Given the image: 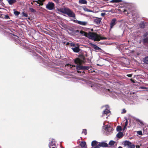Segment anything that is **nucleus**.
<instances>
[{
  "mask_svg": "<svg viewBox=\"0 0 148 148\" xmlns=\"http://www.w3.org/2000/svg\"><path fill=\"white\" fill-rule=\"evenodd\" d=\"M80 33L82 35L88 38L93 40L94 41H99L100 40H106L107 38L105 37H101L97 34L89 32L87 33L82 30L80 32Z\"/></svg>",
  "mask_w": 148,
  "mask_h": 148,
  "instance_id": "1",
  "label": "nucleus"
},
{
  "mask_svg": "<svg viewBox=\"0 0 148 148\" xmlns=\"http://www.w3.org/2000/svg\"><path fill=\"white\" fill-rule=\"evenodd\" d=\"M58 11L64 14H66L69 16L75 18V15L73 12L69 9L65 8H60L58 9Z\"/></svg>",
  "mask_w": 148,
  "mask_h": 148,
  "instance_id": "2",
  "label": "nucleus"
},
{
  "mask_svg": "<svg viewBox=\"0 0 148 148\" xmlns=\"http://www.w3.org/2000/svg\"><path fill=\"white\" fill-rule=\"evenodd\" d=\"M91 87H92L94 89L96 90H97V89H100L101 90H103V89H104L105 90L106 92V93L111 96H112V95H115L116 94V93L115 92H112V90H110L109 89L102 88V87H101L100 86H97V85L96 84H93L91 86Z\"/></svg>",
  "mask_w": 148,
  "mask_h": 148,
  "instance_id": "3",
  "label": "nucleus"
},
{
  "mask_svg": "<svg viewBox=\"0 0 148 148\" xmlns=\"http://www.w3.org/2000/svg\"><path fill=\"white\" fill-rule=\"evenodd\" d=\"M74 62L77 64L76 66L77 70L82 71L83 66H82L81 65L84 62V61L83 60L77 58L75 60Z\"/></svg>",
  "mask_w": 148,
  "mask_h": 148,
  "instance_id": "4",
  "label": "nucleus"
},
{
  "mask_svg": "<svg viewBox=\"0 0 148 148\" xmlns=\"http://www.w3.org/2000/svg\"><path fill=\"white\" fill-rule=\"evenodd\" d=\"M46 8L49 10H53L54 9L55 4L52 2H49L46 5Z\"/></svg>",
  "mask_w": 148,
  "mask_h": 148,
  "instance_id": "5",
  "label": "nucleus"
},
{
  "mask_svg": "<svg viewBox=\"0 0 148 148\" xmlns=\"http://www.w3.org/2000/svg\"><path fill=\"white\" fill-rule=\"evenodd\" d=\"M111 112L107 108H106L103 112L102 115L101 116L102 117H106L107 119L108 117L109 116Z\"/></svg>",
  "mask_w": 148,
  "mask_h": 148,
  "instance_id": "6",
  "label": "nucleus"
},
{
  "mask_svg": "<svg viewBox=\"0 0 148 148\" xmlns=\"http://www.w3.org/2000/svg\"><path fill=\"white\" fill-rule=\"evenodd\" d=\"M124 145L125 146H127L129 148H134L135 147V145H134L129 141H125L124 142Z\"/></svg>",
  "mask_w": 148,
  "mask_h": 148,
  "instance_id": "7",
  "label": "nucleus"
},
{
  "mask_svg": "<svg viewBox=\"0 0 148 148\" xmlns=\"http://www.w3.org/2000/svg\"><path fill=\"white\" fill-rule=\"evenodd\" d=\"M73 21L76 23L83 26H85L88 23L86 21H81L75 20H73Z\"/></svg>",
  "mask_w": 148,
  "mask_h": 148,
  "instance_id": "8",
  "label": "nucleus"
},
{
  "mask_svg": "<svg viewBox=\"0 0 148 148\" xmlns=\"http://www.w3.org/2000/svg\"><path fill=\"white\" fill-rule=\"evenodd\" d=\"M105 130L108 132L107 134H109L110 132L112 130V129L109 125H106L105 126Z\"/></svg>",
  "mask_w": 148,
  "mask_h": 148,
  "instance_id": "9",
  "label": "nucleus"
},
{
  "mask_svg": "<svg viewBox=\"0 0 148 148\" xmlns=\"http://www.w3.org/2000/svg\"><path fill=\"white\" fill-rule=\"evenodd\" d=\"M116 18H113L112 20L110 23V29L112 28L115 25L116 23Z\"/></svg>",
  "mask_w": 148,
  "mask_h": 148,
  "instance_id": "10",
  "label": "nucleus"
},
{
  "mask_svg": "<svg viewBox=\"0 0 148 148\" xmlns=\"http://www.w3.org/2000/svg\"><path fill=\"white\" fill-rule=\"evenodd\" d=\"M140 41L143 42L144 45H146L147 44H148V37L142 38V39Z\"/></svg>",
  "mask_w": 148,
  "mask_h": 148,
  "instance_id": "11",
  "label": "nucleus"
},
{
  "mask_svg": "<svg viewBox=\"0 0 148 148\" xmlns=\"http://www.w3.org/2000/svg\"><path fill=\"white\" fill-rule=\"evenodd\" d=\"M56 142L55 141V140L54 139H52V140L51 142H50L49 144V148L51 146L56 147Z\"/></svg>",
  "mask_w": 148,
  "mask_h": 148,
  "instance_id": "12",
  "label": "nucleus"
},
{
  "mask_svg": "<svg viewBox=\"0 0 148 148\" xmlns=\"http://www.w3.org/2000/svg\"><path fill=\"white\" fill-rule=\"evenodd\" d=\"M90 68V67L88 66H83V70L82 71H86L88 70L89 72L92 73V71L91 70L89 69Z\"/></svg>",
  "mask_w": 148,
  "mask_h": 148,
  "instance_id": "13",
  "label": "nucleus"
},
{
  "mask_svg": "<svg viewBox=\"0 0 148 148\" xmlns=\"http://www.w3.org/2000/svg\"><path fill=\"white\" fill-rule=\"evenodd\" d=\"M99 146L100 147H106L108 146V144L107 143L104 142L99 143Z\"/></svg>",
  "mask_w": 148,
  "mask_h": 148,
  "instance_id": "14",
  "label": "nucleus"
},
{
  "mask_svg": "<svg viewBox=\"0 0 148 148\" xmlns=\"http://www.w3.org/2000/svg\"><path fill=\"white\" fill-rule=\"evenodd\" d=\"M101 18H97L95 19L94 20V22L97 24H99L101 21Z\"/></svg>",
  "mask_w": 148,
  "mask_h": 148,
  "instance_id": "15",
  "label": "nucleus"
},
{
  "mask_svg": "<svg viewBox=\"0 0 148 148\" xmlns=\"http://www.w3.org/2000/svg\"><path fill=\"white\" fill-rule=\"evenodd\" d=\"M71 49L73 50L74 52L76 53L79 52L80 50L79 48L77 47H75L74 48L72 47Z\"/></svg>",
  "mask_w": 148,
  "mask_h": 148,
  "instance_id": "16",
  "label": "nucleus"
},
{
  "mask_svg": "<svg viewBox=\"0 0 148 148\" xmlns=\"http://www.w3.org/2000/svg\"><path fill=\"white\" fill-rule=\"evenodd\" d=\"M99 145V143L96 140L93 141L91 143V145L92 147L96 146Z\"/></svg>",
  "mask_w": 148,
  "mask_h": 148,
  "instance_id": "17",
  "label": "nucleus"
},
{
  "mask_svg": "<svg viewBox=\"0 0 148 148\" xmlns=\"http://www.w3.org/2000/svg\"><path fill=\"white\" fill-rule=\"evenodd\" d=\"M116 136L118 138H121L123 136V134L122 132H119L116 134Z\"/></svg>",
  "mask_w": 148,
  "mask_h": 148,
  "instance_id": "18",
  "label": "nucleus"
},
{
  "mask_svg": "<svg viewBox=\"0 0 148 148\" xmlns=\"http://www.w3.org/2000/svg\"><path fill=\"white\" fill-rule=\"evenodd\" d=\"M16 0H8V1L10 5H12L15 3L16 1Z\"/></svg>",
  "mask_w": 148,
  "mask_h": 148,
  "instance_id": "19",
  "label": "nucleus"
},
{
  "mask_svg": "<svg viewBox=\"0 0 148 148\" xmlns=\"http://www.w3.org/2000/svg\"><path fill=\"white\" fill-rule=\"evenodd\" d=\"M79 3L80 4H86L87 3V1L86 0H79Z\"/></svg>",
  "mask_w": 148,
  "mask_h": 148,
  "instance_id": "20",
  "label": "nucleus"
},
{
  "mask_svg": "<svg viewBox=\"0 0 148 148\" xmlns=\"http://www.w3.org/2000/svg\"><path fill=\"white\" fill-rule=\"evenodd\" d=\"M139 26L140 28H144L145 26V24L143 22L140 23H139Z\"/></svg>",
  "mask_w": 148,
  "mask_h": 148,
  "instance_id": "21",
  "label": "nucleus"
},
{
  "mask_svg": "<svg viewBox=\"0 0 148 148\" xmlns=\"http://www.w3.org/2000/svg\"><path fill=\"white\" fill-rule=\"evenodd\" d=\"M143 61L145 63L148 64V56L145 57V58L143 59Z\"/></svg>",
  "mask_w": 148,
  "mask_h": 148,
  "instance_id": "22",
  "label": "nucleus"
},
{
  "mask_svg": "<svg viewBox=\"0 0 148 148\" xmlns=\"http://www.w3.org/2000/svg\"><path fill=\"white\" fill-rule=\"evenodd\" d=\"M13 10L14 11V14L15 15L18 16L20 14V12H19L16 11L15 9H14Z\"/></svg>",
  "mask_w": 148,
  "mask_h": 148,
  "instance_id": "23",
  "label": "nucleus"
},
{
  "mask_svg": "<svg viewBox=\"0 0 148 148\" xmlns=\"http://www.w3.org/2000/svg\"><path fill=\"white\" fill-rule=\"evenodd\" d=\"M116 143V142L113 141L111 140L109 143V144L110 146H113L114 145V144Z\"/></svg>",
  "mask_w": 148,
  "mask_h": 148,
  "instance_id": "24",
  "label": "nucleus"
},
{
  "mask_svg": "<svg viewBox=\"0 0 148 148\" xmlns=\"http://www.w3.org/2000/svg\"><path fill=\"white\" fill-rule=\"evenodd\" d=\"M81 146L82 147H85L86 145V143L85 142H82L80 144Z\"/></svg>",
  "mask_w": 148,
  "mask_h": 148,
  "instance_id": "25",
  "label": "nucleus"
},
{
  "mask_svg": "<svg viewBox=\"0 0 148 148\" xmlns=\"http://www.w3.org/2000/svg\"><path fill=\"white\" fill-rule=\"evenodd\" d=\"M29 10L31 12L35 13L36 12V11L32 8H29Z\"/></svg>",
  "mask_w": 148,
  "mask_h": 148,
  "instance_id": "26",
  "label": "nucleus"
},
{
  "mask_svg": "<svg viewBox=\"0 0 148 148\" xmlns=\"http://www.w3.org/2000/svg\"><path fill=\"white\" fill-rule=\"evenodd\" d=\"M93 45L94 46V49H95L96 50H99L101 49L99 47H98L96 45H94V44H93Z\"/></svg>",
  "mask_w": 148,
  "mask_h": 148,
  "instance_id": "27",
  "label": "nucleus"
},
{
  "mask_svg": "<svg viewBox=\"0 0 148 148\" xmlns=\"http://www.w3.org/2000/svg\"><path fill=\"white\" fill-rule=\"evenodd\" d=\"M116 130L117 132H120L121 130V128L120 126H118L116 127Z\"/></svg>",
  "mask_w": 148,
  "mask_h": 148,
  "instance_id": "28",
  "label": "nucleus"
},
{
  "mask_svg": "<svg viewBox=\"0 0 148 148\" xmlns=\"http://www.w3.org/2000/svg\"><path fill=\"white\" fill-rule=\"evenodd\" d=\"M122 1L121 0H112L111 1V2L119 3Z\"/></svg>",
  "mask_w": 148,
  "mask_h": 148,
  "instance_id": "29",
  "label": "nucleus"
},
{
  "mask_svg": "<svg viewBox=\"0 0 148 148\" xmlns=\"http://www.w3.org/2000/svg\"><path fill=\"white\" fill-rule=\"evenodd\" d=\"M148 36V32H146L142 36V38H144L147 37V36Z\"/></svg>",
  "mask_w": 148,
  "mask_h": 148,
  "instance_id": "30",
  "label": "nucleus"
},
{
  "mask_svg": "<svg viewBox=\"0 0 148 148\" xmlns=\"http://www.w3.org/2000/svg\"><path fill=\"white\" fill-rule=\"evenodd\" d=\"M22 16H24L25 17H28V15L27 13H25L24 12H22Z\"/></svg>",
  "mask_w": 148,
  "mask_h": 148,
  "instance_id": "31",
  "label": "nucleus"
},
{
  "mask_svg": "<svg viewBox=\"0 0 148 148\" xmlns=\"http://www.w3.org/2000/svg\"><path fill=\"white\" fill-rule=\"evenodd\" d=\"M87 130L86 129H84L83 130V131L82 132V134H84L85 135H86L87 134Z\"/></svg>",
  "mask_w": 148,
  "mask_h": 148,
  "instance_id": "32",
  "label": "nucleus"
},
{
  "mask_svg": "<svg viewBox=\"0 0 148 148\" xmlns=\"http://www.w3.org/2000/svg\"><path fill=\"white\" fill-rule=\"evenodd\" d=\"M34 2H35L36 3H35V4L36 5H37L38 4H39V5H41V3L40 1H39L38 0V1H34Z\"/></svg>",
  "mask_w": 148,
  "mask_h": 148,
  "instance_id": "33",
  "label": "nucleus"
},
{
  "mask_svg": "<svg viewBox=\"0 0 148 148\" xmlns=\"http://www.w3.org/2000/svg\"><path fill=\"white\" fill-rule=\"evenodd\" d=\"M137 134H138L140 135H142V133L141 131H138L137 132Z\"/></svg>",
  "mask_w": 148,
  "mask_h": 148,
  "instance_id": "34",
  "label": "nucleus"
},
{
  "mask_svg": "<svg viewBox=\"0 0 148 148\" xmlns=\"http://www.w3.org/2000/svg\"><path fill=\"white\" fill-rule=\"evenodd\" d=\"M123 12L126 15H128L129 14L128 12L126 10H124L123 11Z\"/></svg>",
  "mask_w": 148,
  "mask_h": 148,
  "instance_id": "35",
  "label": "nucleus"
},
{
  "mask_svg": "<svg viewBox=\"0 0 148 148\" xmlns=\"http://www.w3.org/2000/svg\"><path fill=\"white\" fill-rule=\"evenodd\" d=\"M126 110L125 109H123L122 110V111L121 113L122 114L125 113H126Z\"/></svg>",
  "mask_w": 148,
  "mask_h": 148,
  "instance_id": "36",
  "label": "nucleus"
},
{
  "mask_svg": "<svg viewBox=\"0 0 148 148\" xmlns=\"http://www.w3.org/2000/svg\"><path fill=\"white\" fill-rule=\"evenodd\" d=\"M84 10L85 11H87V12H91V10H90L88 9H87V8L84 9Z\"/></svg>",
  "mask_w": 148,
  "mask_h": 148,
  "instance_id": "37",
  "label": "nucleus"
},
{
  "mask_svg": "<svg viewBox=\"0 0 148 148\" xmlns=\"http://www.w3.org/2000/svg\"><path fill=\"white\" fill-rule=\"evenodd\" d=\"M125 125L127 126V124H128V121H127V119H126V120L125 122Z\"/></svg>",
  "mask_w": 148,
  "mask_h": 148,
  "instance_id": "38",
  "label": "nucleus"
},
{
  "mask_svg": "<svg viewBox=\"0 0 148 148\" xmlns=\"http://www.w3.org/2000/svg\"><path fill=\"white\" fill-rule=\"evenodd\" d=\"M140 88L141 89H147V88L145 87L141 86L140 87Z\"/></svg>",
  "mask_w": 148,
  "mask_h": 148,
  "instance_id": "39",
  "label": "nucleus"
},
{
  "mask_svg": "<svg viewBox=\"0 0 148 148\" xmlns=\"http://www.w3.org/2000/svg\"><path fill=\"white\" fill-rule=\"evenodd\" d=\"M75 44L73 43H70V46H75Z\"/></svg>",
  "mask_w": 148,
  "mask_h": 148,
  "instance_id": "40",
  "label": "nucleus"
},
{
  "mask_svg": "<svg viewBox=\"0 0 148 148\" xmlns=\"http://www.w3.org/2000/svg\"><path fill=\"white\" fill-rule=\"evenodd\" d=\"M127 76L128 77H131L132 75V74H129L127 75Z\"/></svg>",
  "mask_w": 148,
  "mask_h": 148,
  "instance_id": "41",
  "label": "nucleus"
},
{
  "mask_svg": "<svg viewBox=\"0 0 148 148\" xmlns=\"http://www.w3.org/2000/svg\"><path fill=\"white\" fill-rule=\"evenodd\" d=\"M106 14V13H102L101 14V15L103 16H104Z\"/></svg>",
  "mask_w": 148,
  "mask_h": 148,
  "instance_id": "42",
  "label": "nucleus"
},
{
  "mask_svg": "<svg viewBox=\"0 0 148 148\" xmlns=\"http://www.w3.org/2000/svg\"><path fill=\"white\" fill-rule=\"evenodd\" d=\"M67 65L68 66H69V67L70 69L72 68V67H73V66H71V65H70L69 64H67Z\"/></svg>",
  "mask_w": 148,
  "mask_h": 148,
  "instance_id": "43",
  "label": "nucleus"
},
{
  "mask_svg": "<svg viewBox=\"0 0 148 148\" xmlns=\"http://www.w3.org/2000/svg\"><path fill=\"white\" fill-rule=\"evenodd\" d=\"M5 18L6 19H8L9 18V16L8 15H6L5 16Z\"/></svg>",
  "mask_w": 148,
  "mask_h": 148,
  "instance_id": "44",
  "label": "nucleus"
},
{
  "mask_svg": "<svg viewBox=\"0 0 148 148\" xmlns=\"http://www.w3.org/2000/svg\"><path fill=\"white\" fill-rule=\"evenodd\" d=\"M99 145H97V146H95V147L94 148H99Z\"/></svg>",
  "mask_w": 148,
  "mask_h": 148,
  "instance_id": "45",
  "label": "nucleus"
},
{
  "mask_svg": "<svg viewBox=\"0 0 148 148\" xmlns=\"http://www.w3.org/2000/svg\"><path fill=\"white\" fill-rule=\"evenodd\" d=\"M126 127H127L126 126H125V125L124 126V127L123 129V131L126 129Z\"/></svg>",
  "mask_w": 148,
  "mask_h": 148,
  "instance_id": "46",
  "label": "nucleus"
},
{
  "mask_svg": "<svg viewBox=\"0 0 148 148\" xmlns=\"http://www.w3.org/2000/svg\"><path fill=\"white\" fill-rule=\"evenodd\" d=\"M39 1H40L41 3L42 2L44 1L45 0H38Z\"/></svg>",
  "mask_w": 148,
  "mask_h": 148,
  "instance_id": "47",
  "label": "nucleus"
},
{
  "mask_svg": "<svg viewBox=\"0 0 148 148\" xmlns=\"http://www.w3.org/2000/svg\"><path fill=\"white\" fill-rule=\"evenodd\" d=\"M61 71H62L61 69H59V70H58V71H59L62 72Z\"/></svg>",
  "mask_w": 148,
  "mask_h": 148,
  "instance_id": "48",
  "label": "nucleus"
},
{
  "mask_svg": "<svg viewBox=\"0 0 148 148\" xmlns=\"http://www.w3.org/2000/svg\"><path fill=\"white\" fill-rule=\"evenodd\" d=\"M108 106L107 105H106V106H103V107H106V108H107V107Z\"/></svg>",
  "mask_w": 148,
  "mask_h": 148,
  "instance_id": "49",
  "label": "nucleus"
},
{
  "mask_svg": "<svg viewBox=\"0 0 148 148\" xmlns=\"http://www.w3.org/2000/svg\"><path fill=\"white\" fill-rule=\"evenodd\" d=\"M77 72H78V73H80V72H81V71H78V70L77 71Z\"/></svg>",
  "mask_w": 148,
  "mask_h": 148,
  "instance_id": "50",
  "label": "nucleus"
},
{
  "mask_svg": "<svg viewBox=\"0 0 148 148\" xmlns=\"http://www.w3.org/2000/svg\"><path fill=\"white\" fill-rule=\"evenodd\" d=\"M118 148H122V147H121L120 146Z\"/></svg>",
  "mask_w": 148,
  "mask_h": 148,
  "instance_id": "51",
  "label": "nucleus"
},
{
  "mask_svg": "<svg viewBox=\"0 0 148 148\" xmlns=\"http://www.w3.org/2000/svg\"><path fill=\"white\" fill-rule=\"evenodd\" d=\"M82 73H84V71H83V72H82Z\"/></svg>",
  "mask_w": 148,
  "mask_h": 148,
  "instance_id": "52",
  "label": "nucleus"
},
{
  "mask_svg": "<svg viewBox=\"0 0 148 148\" xmlns=\"http://www.w3.org/2000/svg\"><path fill=\"white\" fill-rule=\"evenodd\" d=\"M103 11H106V12H107V11H106V10H103Z\"/></svg>",
  "mask_w": 148,
  "mask_h": 148,
  "instance_id": "53",
  "label": "nucleus"
},
{
  "mask_svg": "<svg viewBox=\"0 0 148 148\" xmlns=\"http://www.w3.org/2000/svg\"><path fill=\"white\" fill-rule=\"evenodd\" d=\"M16 36V37L17 38H18V37H17V36Z\"/></svg>",
  "mask_w": 148,
  "mask_h": 148,
  "instance_id": "54",
  "label": "nucleus"
},
{
  "mask_svg": "<svg viewBox=\"0 0 148 148\" xmlns=\"http://www.w3.org/2000/svg\"><path fill=\"white\" fill-rule=\"evenodd\" d=\"M93 72H95V71L93 70Z\"/></svg>",
  "mask_w": 148,
  "mask_h": 148,
  "instance_id": "55",
  "label": "nucleus"
},
{
  "mask_svg": "<svg viewBox=\"0 0 148 148\" xmlns=\"http://www.w3.org/2000/svg\"><path fill=\"white\" fill-rule=\"evenodd\" d=\"M31 3L32 4H33V3H32H32Z\"/></svg>",
  "mask_w": 148,
  "mask_h": 148,
  "instance_id": "56",
  "label": "nucleus"
},
{
  "mask_svg": "<svg viewBox=\"0 0 148 148\" xmlns=\"http://www.w3.org/2000/svg\"><path fill=\"white\" fill-rule=\"evenodd\" d=\"M68 43H67V45H68Z\"/></svg>",
  "mask_w": 148,
  "mask_h": 148,
  "instance_id": "57",
  "label": "nucleus"
},
{
  "mask_svg": "<svg viewBox=\"0 0 148 148\" xmlns=\"http://www.w3.org/2000/svg\"><path fill=\"white\" fill-rule=\"evenodd\" d=\"M138 148L139 147V146H138Z\"/></svg>",
  "mask_w": 148,
  "mask_h": 148,
  "instance_id": "58",
  "label": "nucleus"
}]
</instances>
